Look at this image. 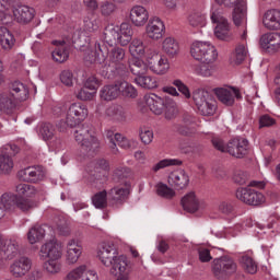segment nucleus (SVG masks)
I'll list each match as a JSON object with an SVG mask.
<instances>
[{
	"instance_id": "1",
	"label": "nucleus",
	"mask_w": 280,
	"mask_h": 280,
	"mask_svg": "<svg viewBox=\"0 0 280 280\" xmlns=\"http://www.w3.org/2000/svg\"><path fill=\"white\" fill-rule=\"evenodd\" d=\"M74 139L84 156H93L100 150V140L95 137L93 126L89 124L77 127Z\"/></svg>"
},
{
	"instance_id": "2",
	"label": "nucleus",
	"mask_w": 280,
	"mask_h": 280,
	"mask_svg": "<svg viewBox=\"0 0 280 280\" xmlns=\"http://www.w3.org/2000/svg\"><path fill=\"white\" fill-rule=\"evenodd\" d=\"M27 95H30V90L25 88V85L19 81H15L11 85V92H4L0 94V112L1 113H10L16 104H14V100L18 102H25L27 100Z\"/></svg>"
},
{
	"instance_id": "3",
	"label": "nucleus",
	"mask_w": 280,
	"mask_h": 280,
	"mask_svg": "<svg viewBox=\"0 0 280 280\" xmlns=\"http://www.w3.org/2000/svg\"><path fill=\"white\" fill-rule=\"evenodd\" d=\"M212 144L219 152H228L235 159H244L248 154V141L245 138H235L224 145V141L220 138H213Z\"/></svg>"
},
{
	"instance_id": "4",
	"label": "nucleus",
	"mask_w": 280,
	"mask_h": 280,
	"mask_svg": "<svg viewBox=\"0 0 280 280\" xmlns=\"http://www.w3.org/2000/svg\"><path fill=\"white\" fill-rule=\"evenodd\" d=\"M86 117H89V108H86V105L80 103L71 104L66 115V121L59 122L60 132H65L67 128H78L82 126L80 124H82Z\"/></svg>"
},
{
	"instance_id": "5",
	"label": "nucleus",
	"mask_w": 280,
	"mask_h": 280,
	"mask_svg": "<svg viewBox=\"0 0 280 280\" xmlns=\"http://www.w3.org/2000/svg\"><path fill=\"white\" fill-rule=\"evenodd\" d=\"M190 55L202 65H213L218 60V50L207 42H195L190 47Z\"/></svg>"
},
{
	"instance_id": "6",
	"label": "nucleus",
	"mask_w": 280,
	"mask_h": 280,
	"mask_svg": "<svg viewBox=\"0 0 280 280\" xmlns=\"http://www.w3.org/2000/svg\"><path fill=\"white\" fill-rule=\"evenodd\" d=\"M237 272V262L230 256H222L213 260L212 273L218 280L229 279Z\"/></svg>"
},
{
	"instance_id": "7",
	"label": "nucleus",
	"mask_w": 280,
	"mask_h": 280,
	"mask_svg": "<svg viewBox=\"0 0 280 280\" xmlns=\"http://www.w3.org/2000/svg\"><path fill=\"white\" fill-rule=\"evenodd\" d=\"M192 100L201 115L209 117L215 113V101L205 90H197L192 93Z\"/></svg>"
},
{
	"instance_id": "8",
	"label": "nucleus",
	"mask_w": 280,
	"mask_h": 280,
	"mask_svg": "<svg viewBox=\"0 0 280 280\" xmlns=\"http://www.w3.org/2000/svg\"><path fill=\"white\" fill-rule=\"evenodd\" d=\"M211 21L215 25V38L219 40H229V38H231V24H229V20L222 15V12L213 11L211 14Z\"/></svg>"
},
{
	"instance_id": "9",
	"label": "nucleus",
	"mask_w": 280,
	"mask_h": 280,
	"mask_svg": "<svg viewBox=\"0 0 280 280\" xmlns=\"http://www.w3.org/2000/svg\"><path fill=\"white\" fill-rule=\"evenodd\" d=\"M149 69L156 75H165L170 71V61L156 50H150L147 55Z\"/></svg>"
},
{
	"instance_id": "10",
	"label": "nucleus",
	"mask_w": 280,
	"mask_h": 280,
	"mask_svg": "<svg viewBox=\"0 0 280 280\" xmlns=\"http://www.w3.org/2000/svg\"><path fill=\"white\" fill-rule=\"evenodd\" d=\"M33 261L27 256H21L9 266V272L13 279H24L32 270Z\"/></svg>"
},
{
	"instance_id": "11",
	"label": "nucleus",
	"mask_w": 280,
	"mask_h": 280,
	"mask_svg": "<svg viewBox=\"0 0 280 280\" xmlns=\"http://www.w3.org/2000/svg\"><path fill=\"white\" fill-rule=\"evenodd\" d=\"M38 255L42 261L46 259H62V244L56 240L46 242L40 246Z\"/></svg>"
},
{
	"instance_id": "12",
	"label": "nucleus",
	"mask_w": 280,
	"mask_h": 280,
	"mask_svg": "<svg viewBox=\"0 0 280 280\" xmlns=\"http://www.w3.org/2000/svg\"><path fill=\"white\" fill-rule=\"evenodd\" d=\"M236 198L244 202L245 205H250L252 207H258L264 202V194L253 189V188H238L236 190Z\"/></svg>"
},
{
	"instance_id": "13",
	"label": "nucleus",
	"mask_w": 280,
	"mask_h": 280,
	"mask_svg": "<svg viewBox=\"0 0 280 280\" xmlns=\"http://www.w3.org/2000/svg\"><path fill=\"white\" fill-rule=\"evenodd\" d=\"M168 187H172L176 191H183L189 187V174L185 170H176L167 176Z\"/></svg>"
},
{
	"instance_id": "14",
	"label": "nucleus",
	"mask_w": 280,
	"mask_h": 280,
	"mask_svg": "<svg viewBox=\"0 0 280 280\" xmlns=\"http://www.w3.org/2000/svg\"><path fill=\"white\" fill-rule=\"evenodd\" d=\"M130 189L128 187L116 186L107 191V200L110 207L119 209L128 200Z\"/></svg>"
},
{
	"instance_id": "15",
	"label": "nucleus",
	"mask_w": 280,
	"mask_h": 280,
	"mask_svg": "<svg viewBox=\"0 0 280 280\" xmlns=\"http://www.w3.org/2000/svg\"><path fill=\"white\" fill-rule=\"evenodd\" d=\"M118 255L117 247L113 242H103L101 243L97 252V257L103 266L110 268L113 259Z\"/></svg>"
},
{
	"instance_id": "16",
	"label": "nucleus",
	"mask_w": 280,
	"mask_h": 280,
	"mask_svg": "<svg viewBox=\"0 0 280 280\" xmlns=\"http://www.w3.org/2000/svg\"><path fill=\"white\" fill-rule=\"evenodd\" d=\"M213 93L217 95L219 102L225 106H233L236 100H242L240 90L233 88H215Z\"/></svg>"
},
{
	"instance_id": "17",
	"label": "nucleus",
	"mask_w": 280,
	"mask_h": 280,
	"mask_svg": "<svg viewBox=\"0 0 280 280\" xmlns=\"http://www.w3.org/2000/svg\"><path fill=\"white\" fill-rule=\"evenodd\" d=\"M259 45L268 54H277L280 50V33H266L261 35Z\"/></svg>"
},
{
	"instance_id": "18",
	"label": "nucleus",
	"mask_w": 280,
	"mask_h": 280,
	"mask_svg": "<svg viewBox=\"0 0 280 280\" xmlns=\"http://www.w3.org/2000/svg\"><path fill=\"white\" fill-rule=\"evenodd\" d=\"M101 74L106 80H115L116 78H126L128 75V66L120 61L118 63H114V67L107 66L103 68Z\"/></svg>"
},
{
	"instance_id": "19",
	"label": "nucleus",
	"mask_w": 280,
	"mask_h": 280,
	"mask_svg": "<svg viewBox=\"0 0 280 280\" xmlns=\"http://www.w3.org/2000/svg\"><path fill=\"white\" fill-rule=\"evenodd\" d=\"M262 25L269 32H278L280 30V10H267L262 15Z\"/></svg>"
},
{
	"instance_id": "20",
	"label": "nucleus",
	"mask_w": 280,
	"mask_h": 280,
	"mask_svg": "<svg viewBox=\"0 0 280 280\" xmlns=\"http://www.w3.org/2000/svg\"><path fill=\"white\" fill-rule=\"evenodd\" d=\"M109 275L114 277L121 275H130V266L128 265V257L117 255L110 264Z\"/></svg>"
},
{
	"instance_id": "21",
	"label": "nucleus",
	"mask_w": 280,
	"mask_h": 280,
	"mask_svg": "<svg viewBox=\"0 0 280 280\" xmlns=\"http://www.w3.org/2000/svg\"><path fill=\"white\" fill-rule=\"evenodd\" d=\"M19 178L24 183H38L45 178V173L40 166H28L19 172Z\"/></svg>"
},
{
	"instance_id": "22",
	"label": "nucleus",
	"mask_w": 280,
	"mask_h": 280,
	"mask_svg": "<svg viewBox=\"0 0 280 280\" xmlns=\"http://www.w3.org/2000/svg\"><path fill=\"white\" fill-rule=\"evenodd\" d=\"M4 259L12 260L21 255V243L16 238H7L2 244V253Z\"/></svg>"
},
{
	"instance_id": "23",
	"label": "nucleus",
	"mask_w": 280,
	"mask_h": 280,
	"mask_svg": "<svg viewBox=\"0 0 280 280\" xmlns=\"http://www.w3.org/2000/svg\"><path fill=\"white\" fill-rule=\"evenodd\" d=\"M147 35L152 40H159L163 38V34H165V24L159 18H153L149 21L147 25Z\"/></svg>"
},
{
	"instance_id": "24",
	"label": "nucleus",
	"mask_w": 280,
	"mask_h": 280,
	"mask_svg": "<svg viewBox=\"0 0 280 280\" xmlns=\"http://www.w3.org/2000/svg\"><path fill=\"white\" fill-rule=\"evenodd\" d=\"M82 256V246L75 240H70L67 243V252H66V264L68 266H73V264H78V259Z\"/></svg>"
},
{
	"instance_id": "25",
	"label": "nucleus",
	"mask_w": 280,
	"mask_h": 280,
	"mask_svg": "<svg viewBox=\"0 0 280 280\" xmlns=\"http://www.w3.org/2000/svg\"><path fill=\"white\" fill-rule=\"evenodd\" d=\"M150 15L148 9L141 5H136L130 10V21L136 27H143L148 23Z\"/></svg>"
},
{
	"instance_id": "26",
	"label": "nucleus",
	"mask_w": 280,
	"mask_h": 280,
	"mask_svg": "<svg viewBox=\"0 0 280 280\" xmlns=\"http://www.w3.org/2000/svg\"><path fill=\"white\" fill-rule=\"evenodd\" d=\"M180 202L184 211H187L188 213H196V211L202 209V202L196 197V192H188L182 198Z\"/></svg>"
},
{
	"instance_id": "27",
	"label": "nucleus",
	"mask_w": 280,
	"mask_h": 280,
	"mask_svg": "<svg viewBox=\"0 0 280 280\" xmlns=\"http://www.w3.org/2000/svg\"><path fill=\"white\" fill-rule=\"evenodd\" d=\"M36 14V11L33 8L27 5L18 7L13 10V15L18 23H22L23 25H27L31 23Z\"/></svg>"
},
{
	"instance_id": "28",
	"label": "nucleus",
	"mask_w": 280,
	"mask_h": 280,
	"mask_svg": "<svg viewBox=\"0 0 280 280\" xmlns=\"http://www.w3.org/2000/svg\"><path fill=\"white\" fill-rule=\"evenodd\" d=\"M147 106L153 115H163L165 110V101L156 94H149L144 96Z\"/></svg>"
},
{
	"instance_id": "29",
	"label": "nucleus",
	"mask_w": 280,
	"mask_h": 280,
	"mask_svg": "<svg viewBox=\"0 0 280 280\" xmlns=\"http://www.w3.org/2000/svg\"><path fill=\"white\" fill-rule=\"evenodd\" d=\"M52 45H56L55 50L52 51V60L55 62H67L69 60V51L67 50V43L65 40H54Z\"/></svg>"
},
{
	"instance_id": "30",
	"label": "nucleus",
	"mask_w": 280,
	"mask_h": 280,
	"mask_svg": "<svg viewBox=\"0 0 280 280\" xmlns=\"http://www.w3.org/2000/svg\"><path fill=\"white\" fill-rule=\"evenodd\" d=\"M119 95V81L115 84L104 85L100 91V97L104 100V102H113V100H117Z\"/></svg>"
},
{
	"instance_id": "31",
	"label": "nucleus",
	"mask_w": 280,
	"mask_h": 280,
	"mask_svg": "<svg viewBox=\"0 0 280 280\" xmlns=\"http://www.w3.org/2000/svg\"><path fill=\"white\" fill-rule=\"evenodd\" d=\"M14 43H16V39L12 32H10L5 26H0V45L2 49L10 51V49L14 47Z\"/></svg>"
},
{
	"instance_id": "32",
	"label": "nucleus",
	"mask_w": 280,
	"mask_h": 280,
	"mask_svg": "<svg viewBox=\"0 0 280 280\" xmlns=\"http://www.w3.org/2000/svg\"><path fill=\"white\" fill-rule=\"evenodd\" d=\"M132 25L129 23H121L120 28H118V45L126 47L132 40Z\"/></svg>"
},
{
	"instance_id": "33",
	"label": "nucleus",
	"mask_w": 280,
	"mask_h": 280,
	"mask_svg": "<svg viewBox=\"0 0 280 280\" xmlns=\"http://www.w3.org/2000/svg\"><path fill=\"white\" fill-rule=\"evenodd\" d=\"M162 49L168 58H176L180 51V46H178V42L174 37H166L162 43Z\"/></svg>"
},
{
	"instance_id": "34",
	"label": "nucleus",
	"mask_w": 280,
	"mask_h": 280,
	"mask_svg": "<svg viewBox=\"0 0 280 280\" xmlns=\"http://www.w3.org/2000/svg\"><path fill=\"white\" fill-rule=\"evenodd\" d=\"M108 46L104 43H95L94 56L90 57V62H104L108 58Z\"/></svg>"
},
{
	"instance_id": "35",
	"label": "nucleus",
	"mask_w": 280,
	"mask_h": 280,
	"mask_svg": "<svg viewBox=\"0 0 280 280\" xmlns=\"http://www.w3.org/2000/svg\"><path fill=\"white\" fill-rule=\"evenodd\" d=\"M129 69L136 78H139L148 73V63L143 62V60L139 58H132L129 61Z\"/></svg>"
},
{
	"instance_id": "36",
	"label": "nucleus",
	"mask_w": 280,
	"mask_h": 280,
	"mask_svg": "<svg viewBox=\"0 0 280 280\" xmlns=\"http://www.w3.org/2000/svg\"><path fill=\"white\" fill-rule=\"evenodd\" d=\"M14 170V160L8 151L0 153V172L1 174H10Z\"/></svg>"
},
{
	"instance_id": "37",
	"label": "nucleus",
	"mask_w": 280,
	"mask_h": 280,
	"mask_svg": "<svg viewBox=\"0 0 280 280\" xmlns=\"http://www.w3.org/2000/svg\"><path fill=\"white\" fill-rule=\"evenodd\" d=\"M105 115L115 121H126V109H124L121 105L109 106L106 109Z\"/></svg>"
},
{
	"instance_id": "38",
	"label": "nucleus",
	"mask_w": 280,
	"mask_h": 280,
	"mask_svg": "<svg viewBox=\"0 0 280 280\" xmlns=\"http://www.w3.org/2000/svg\"><path fill=\"white\" fill-rule=\"evenodd\" d=\"M135 82L136 84H138V86H141V89L152 90L159 88V82L156 81V78L151 75L142 74L140 77H136Z\"/></svg>"
},
{
	"instance_id": "39",
	"label": "nucleus",
	"mask_w": 280,
	"mask_h": 280,
	"mask_svg": "<svg viewBox=\"0 0 280 280\" xmlns=\"http://www.w3.org/2000/svg\"><path fill=\"white\" fill-rule=\"evenodd\" d=\"M176 117H178V105L173 100L167 98L164 105V119L172 121Z\"/></svg>"
},
{
	"instance_id": "40",
	"label": "nucleus",
	"mask_w": 280,
	"mask_h": 280,
	"mask_svg": "<svg viewBox=\"0 0 280 280\" xmlns=\"http://www.w3.org/2000/svg\"><path fill=\"white\" fill-rule=\"evenodd\" d=\"M248 56V50L244 44H240L236 46L234 52L231 56V63L232 65H242L246 60Z\"/></svg>"
},
{
	"instance_id": "41",
	"label": "nucleus",
	"mask_w": 280,
	"mask_h": 280,
	"mask_svg": "<svg viewBox=\"0 0 280 280\" xmlns=\"http://www.w3.org/2000/svg\"><path fill=\"white\" fill-rule=\"evenodd\" d=\"M107 58L110 65L124 62V60H126V50L121 47L115 46L109 50Z\"/></svg>"
},
{
	"instance_id": "42",
	"label": "nucleus",
	"mask_w": 280,
	"mask_h": 280,
	"mask_svg": "<svg viewBox=\"0 0 280 280\" xmlns=\"http://www.w3.org/2000/svg\"><path fill=\"white\" fill-rule=\"evenodd\" d=\"M44 238H45V228H43L42 225H35L30 229L27 233V240L30 244H36Z\"/></svg>"
},
{
	"instance_id": "43",
	"label": "nucleus",
	"mask_w": 280,
	"mask_h": 280,
	"mask_svg": "<svg viewBox=\"0 0 280 280\" xmlns=\"http://www.w3.org/2000/svg\"><path fill=\"white\" fill-rule=\"evenodd\" d=\"M92 205L96 209H106V207H108V191L102 190L96 192L92 197Z\"/></svg>"
},
{
	"instance_id": "44",
	"label": "nucleus",
	"mask_w": 280,
	"mask_h": 280,
	"mask_svg": "<svg viewBox=\"0 0 280 280\" xmlns=\"http://www.w3.org/2000/svg\"><path fill=\"white\" fill-rule=\"evenodd\" d=\"M54 222L60 235H63V236L70 235L71 229L69 228V221L65 218V215H60V214L56 215L54 218Z\"/></svg>"
},
{
	"instance_id": "45",
	"label": "nucleus",
	"mask_w": 280,
	"mask_h": 280,
	"mask_svg": "<svg viewBox=\"0 0 280 280\" xmlns=\"http://www.w3.org/2000/svg\"><path fill=\"white\" fill-rule=\"evenodd\" d=\"M15 191L19 194V196H24L25 198H34V196L38 194V188L30 184H19L15 187Z\"/></svg>"
},
{
	"instance_id": "46",
	"label": "nucleus",
	"mask_w": 280,
	"mask_h": 280,
	"mask_svg": "<svg viewBox=\"0 0 280 280\" xmlns=\"http://www.w3.org/2000/svg\"><path fill=\"white\" fill-rule=\"evenodd\" d=\"M129 54L137 58V56H143L145 54V45L140 38H133L129 45Z\"/></svg>"
},
{
	"instance_id": "47",
	"label": "nucleus",
	"mask_w": 280,
	"mask_h": 280,
	"mask_svg": "<svg viewBox=\"0 0 280 280\" xmlns=\"http://www.w3.org/2000/svg\"><path fill=\"white\" fill-rule=\"evenodd\" d=\"M60 258L48 259L44 262V269L48 275H58L62 270V262L59 260Z\"/></svg>"
},
{
	"instance_id": "48",
	"label": "nucleus",
	"mask_w": 280,
	"mask_h": 280,
	"mask_svg": "<svg viewBox=\"0 0 280 280\" xmlns=\"http://www.w3.org/2000/svg\"><path fill=\"white\" fill-rule=\"evenodd\" d=\"M104 38L108 45H119V28L113 26L106 27Z\"/></svg>"
},
{
	"instance_id": "49",
	"label": "nucleus",
	"mask_w": 280,
	"mask_h": 280,
	"mask_svg": "<svg viewBox=\"0 0 280 280\" xmlns=\"http://www.w3.org/2000/svg\"><path fill=\"white\" fill-rule=\"evenodd\" d=\"M19 196L10 192H4L0 197V205L3 207L5 211L13 209V207H16V200Z\"/></svg>"
},
{
	"instance_id": "50",
	"label": "nucleus",
	"mask_w": 280,
	"mask_h": 280,
	"mask_svg": "<svg viewBox=\"0 0 280 280\" xmlns=\"http://www.w3.org/2000/svg\"><path fill=\"white\" fill-rule=\"evenodd\" d=\"M240 264L248 272V275H255L257 272V262L249 256H242Z\"/></svg>"
},
{
	"instance_id": "51",
	"label": "nucleus",
	"mask_w": 280,
	"mask_h": 280,
	"mask_svg": "<svg viewBox=\"0 0 280 280\" xmlns=\"http://www.w3.org/2000/svg\"><path fill=\"white\" fill-rule=\"evenodd\" d=\"M119 93L125 97H137V89L126 81H118Z\"/></svg>"
},
{
	"instance_id": "52",
	"label": "nucleus",
	"mask_w": 280,
	"mask_h": 280,
	"mask_svg": "<svg viewBox=\"0 0 280 280\" xmlns=\"http://www.w3.org/2000/svg\"><path fill=\"white\" fill-rule=\"evenodd\" d=\"M156 194L158 196L166 198L167 200H172V198L176 196V191L174 190V188L163 183L158 184Z\"/></svg>"
},
{
	"instance_id": "53",
	"label": "nucleus",
	"mask_w": 280,
	"mask_h": 280,
	"mask_svg": "<svg viewBox=\"0 0 280 280\" xmlns=\"http://www.w3.org/2000/svg\"><path fill=\"white\" fill-rule=\"evenodd\" d=\"M232 19L234 21V25H241L244 23V21H246V4L235 7Z\"/></svg>"
},
{
	"instance_id": "54",
	"label": "nucleus",
	"mask_w": 280,
	"mask_h": 280,
	"mask_svg": "<svg viewBox=\"0 0 280 280\" xmlns=\"http://www.w3.org/2000/svg\"><path fill=\"white\" fill-rule=\"evenodd\" d=\"M15 207L20 209V211H23V213H26V211H32V209H35L36 202H34V200L31 199L18 197L15 201Z\"/></svg>"
},
{
	"instance_id": "55",
	"label": "nucleus",
	"mask_w": 280,
	"mask_h": 280,
	"mask_svg": "<svg viewBox=\"0 0 280 280\" xmlns=\"http://www.w3.org/2000/svg\"><path fill=\"white\" fill-rule=\"evenodd\" d=\"M174 165H183V161L178 159H164L156 163L152 170L153 172H159V170H165V167H172Z\"/></svg>"
},
{
	"instance_id": "56",
	"label": "nucleus",
	"mask_w": 280,
	"mask_h": 280,
	"mask_svg": "<svg viewBox=\"0 0 280 280\" xmlns=\"http://www.w3.org/2000/svg\"><path fill=\"white\" fill-rule=\"evenodd\" d=\"M40 136L44 141H51L54 139V135L56 132V128H54V125L49 122H44L40 127Z\"/></svg>"
},
{
	"instance_id": "57",
	"label": "nucleus",
	"mask_w": 280,
	"mask_h": 280,
	"mask_svg": "<svg viewBox=\"0 0 280 280\" xmlns=\"http://www.w3.org/2000/svg\"><path fill=\"white\" fill-rule=\"evenodd\" d=\"M100 12L102 16H110L117 12V4L110 1H103L100 4Z\"/></svg>"
},
{
	"instance_id": "58",
	"label": "nucleus",
	"mask_w": 280,
	"mask_h": 280,
	"mask_svg": "<svg viewBox=\"0 0 280 280\" xmlns=\"http://www.w3.org/2000/svg\"><path fill=\"white\" fill-rule=\"evenodd\" d=\"M84 272H86V265H81L68 272L63 280L82 279V277H84Z\"/></svg>"
},
{
	"instance_id": "59",
	"label": "nucleus",
	"mask_w": 280,
	"mask_h": 280,
	"mask_svg": "<svg viewBox=\"0 0 280 280\" xmlns=\"http://www.w3.org/2000/svg\"><path fill=\"white\" fill-rule=\"evenodd\" d=\"M188 23L191 27H203L205 16L200 12H192L188 16Z\"/></svg>"
},
{
	"instance_id": "60",
	"label": "nucleus",
	"mask_w": 280,
	"mask_h": 280,
	"mask_svg": "<svg viewBox=\"0 0 280 280\" xmlns=\"http://www.w3.org/2000/svg\"><path fill=\"white\" fill-rule=\"evenodd\" d=\"M94 170L95 172L103 174V176H106L110 171V164L105 159H98L94 162Z\"/></svg>"
},
{
	"instance_id": "61",
	"label": "nucleus",
	"mask_w": 280,
	"mask_h": 280,
	"mask_svg": "<svg viewBox=\"0 0 280 280\" xmlns=\"http://www.w3.org/2000/svg\"><path fill=\"white\" fill-rule=\"evenodd\" d=\"M172 128H173L174 132L182 135V137H191V136L196 135L195 129H191L185 125L173 124Z\"/></svg>"
},
{
	"instance_id": "62",
	"label": "nucleus",
	"mask_w": 280,
	"mask_h": 280,
	"mask_svg": "<svg viewBox=\"0 0 280 280\" xmlns=\"http://www.w3.org/2000/svg\"><path fill=\"white\" fill-rule=\"evenodd\" d=\"M93 97H95V92H91L86 86L81 88L77 93V98L81 100V102H91Z\"/></svg>"
},
{
	"instance_id": "63",
	"label": "nucleus",
	"mask_w": 280,
	"mask_h": 280,
	"mask_svg": "<svg viewBox=\"0 0 280 280\" xmlns=\"http://www.w3.org/2000/svg\"><path fill=\"white\" fill-rule=\"evenodd\" d=\"M140 139L144 145H150L152 143V140L154 139V132L150 129H141L140 130Z\"/></svg>"
},
{
	"instance_id": "64",
	"label": "nucleus",
	"mask_w": 280,
	"mask_h": 280,
	"mask_svg": "<svg viewBox=\"0 0 280 280\" xmlns=\"http://www.w3.org/2000/svg\"><path fill=\"white\" fill-rule=\"evenodd\" d=\"M60 81L65 86H73V72L63 70L60 74Z\"/></svg>"
}]
</instances>
